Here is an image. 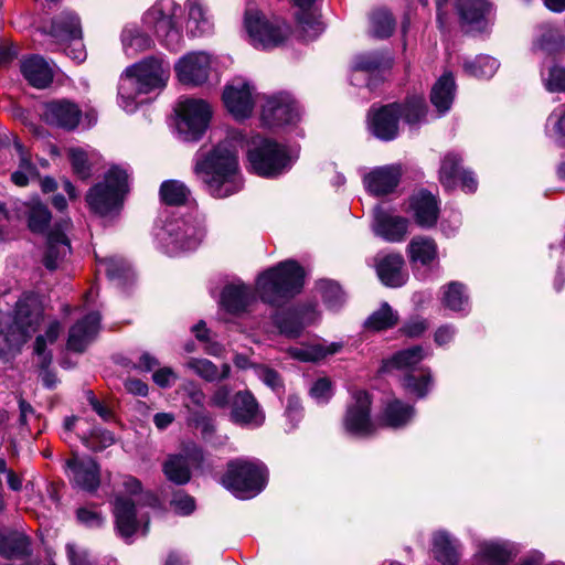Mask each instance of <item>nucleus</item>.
Listing matches in <instances>:
<instances>
[{"mask_svg": "<svg viewBox=\"0 0 565 565\" xmlns=\"http://www.w3.org/2000/svg\"><path fill=\"white\" fill-rule=\"evenodd\" d=\"M390 65V58H385L382 54L373 52L356 56L353 68L362 72H374L382 66L388 67Z\"/></svg>", "mask_w": 565, "mask_h": 565, "instance_id": "58", "label": "nucleus"}, {"mask_svg": "<svg viewBox=\"0 0 565 565\" xmlns=\"http://www.w3.org/2000/svg\"><path fill=\"white\" fill-rule=\"evenodd\" d=\"M498 68L499 62L489 55H478L463 62L466 74L478 78H489L494 75Z\"/></svg>", "mask_w": 565, "mask_h": 565, "instance_id": "46", "label": "nucleus"}, {"mask_svg": "<svg viewBox=\"0 0 565 565\" xmlns=\"http://www.w3.org/2000/svg\"><path fill=\"white\" fill-rule=\"evenodd\" d=\"M414 414L415 409L413 406L394 399L386 405L382 422L385 426L399 428L405 426L413 418Z\"/></svg>", "mask_w": 565, "mask_h": 565, "instance_id": "42", "label": "nucleus"}, {"mask_svg": "<svg viewBox=\"0 0 565 565\" xmlns=\"http://www.w3.org/2000/svg\"><path fill=\"white\" fill-rule=\"evenodd\" d=\"M194 172L214 198H227L243 188L237 149L230 140L196 154Z\"/></svg>", "mask_w": 565, "mask_h": 565, "instance_id": "1", "label": "nucleus"}, {"mask_svg": "<svg viewBox=\"0 0 565 565\" xmlns=\"http://www.w3.org/2000/svg\"><path fill=\"white\" fill-rule=\"evenodd\" d=\"M398 113L401 109L396 104L372 109L369 114V128L371 132L381 140H393L398 134Z\"/></svg>", "mask_w": 565, "mask_h": 565, "instance_id": "20", "label": "nucleus"}, {"mask_svg": "<svg viewBox=\"0 0 565 565\" xmlns=\"http://www.w3.org/2000/svg\"><path fill=\"white\" fill-rule=\"evenodd\" d=\"M23 77L35 88H45L53 81V71L49 63L39 55H31L21 61Z\"/></svg>", "mask_w": 565, "mask_h": 565, "instance_id": "28", "label": "nucleus"}, {"mask_svg": "<svg viewBox=\"0 0 565 565\" xmlns=\"http://www.w3.org/2000/svg\"><path fill=\"white\" fill-rule=\"evenodd\" d=\"M455 79L451 74H444L433 86L430 100L436 109L444 114L449 110L455 97Z\"/></svg>", "mask_w": 565, "mask_h": 565, "instance_id": "38", "label": "nucleus"}, {"mask_svg": "<svg viewBox=\"0 0 565 565\" xmlns=\"http://www.w3.org/2000/svg\"><path fill=\"white\" fill-rule=\"evenodd\" d=\"M68 158L72 163L74 173L81 179L90 177V163L88 153L81 148H71L68 150Z\"/></svg>", "mask_w": 565, "mask_h": 565, "instance_id": "59", "label": "nucleus"}, {"mask_svg": "<svg viewBox=\"0 0 565 565\" xmlns=\"http://www.w3.org/2000/svg\"><path fill=\"white\" fill-rule=\"evenodd\" d=\"M409 263L414 266H430L438 259V247L436 242L423 235L414 236L406 248Z\"/></svg>", "mask_w": 565, "mask_h": 565, "instance_id": "31", "label": "nucleus"}, {"mask_svg": "<svg viewBox=\"0 0 565 565\" xmlns=\"http://www.w3.org/2000/svg\"><path fill=\"white\" fill-rule=\"evenodd\" d=\"M70 252V242L63 230L52 231L47 236L46 249L43 256L44 266L49 270L58 268Z\"/></svg>", "mask_w": 565, "mask_h": 565, "instance_id": "32", "label": "nucleus"}, {"mask_svg": "<svg viewBox=\"0 0 565 565\" xmlns=\"http://www.w3.org/2000/svg\"><path fill=\"white\" fill-rule=\"evenodd\" d=\"M253 301L254 295L252 289L243 282L225 286L221 296L222 307L231 313L245 311Z\"/></svg>", "mask_w": 565, "mask_h": 565, "instance_id": "29", "label": "nucleus"}, {"mask_svg": "<svg viewBox=\"0 0 565 565\" xmlns=\"http://www.w3.org/2000/svg\"><path fill=\"white\" fill-rule=\"evenodd\" d=\"M545 88L551 93L565 92V67L553 66L547 76H543Z\"/></svg>", "mask_w": 565, "mask_h": 565, "instance_id": "60", "label": "nucleus"}, {"mask_svg": "<svg viewBox=\"0 0 565 565\" xmlns=\"http://www.w3.org/2000/svg\"><path fill=\"white\" fill-rule=\"evenodd\" d=\"M51 221L49 209L42 203H33L29 209L28 224L34 233H42L46 230Z\"/></svg>", "mask_w": 565, "mask_h": 565, "instance_id": "56", "label": "nucleus"}, {"mask_svg": "<svg viewBox=\"0 0 565 565\" xmlns=\"http://www.w3.org/2000/svg\"><path fill=\"white\" fill-rule=\"evenodd\" d=\"M397 313L388 303L384 302L381 308L374 311L365 321V327L373 331H382L393 328L397 323Z\"/></svg>", "mask_w": 565, "mask_h": 565, "instance_id": "52", "label": "nucleus"}, {"mask_svg": "<svg viewBox=\"0 0 565 565\" xmlns=\"http://www.w3.org/2000/svg\"><path fill=\"white\" fill-rule=\"evenodd\" d=\"M223 486L239 499L258 494L266 483V468L259 461L235 459L228 462Z\"/></svg>", "mask_w": 565, "mask_h": 565, "instance_id": "6", "label": "nucleus"}, {"mask_svg": "<svg viewBox=\"0 0 565 565\" xmlns=\"http://www.w3.org/2000/svg\"><path fill=\"white\" fill-rule=\"evenodd\" d=\"M534 49L546 54L565 51V36L557 29L546 26L535 41Z\"/></svg>", "mask_w": 565, "mask_h": 565, "instance_id": "50", "label": "nucleus"}, {"mask_svg": "<svg viewBox=\"0 0 565 565\" xmlns=\"http://www.w3.org/2000/svg\"><path fill=\"white\" fill-rule=\"evenodd\" d=\"M158 237L168 254L177 255L195 249L203 238V231L183 220H174L164 225Z\"/></svg>", "mask_w": 565, "mask_h": 565, "instance_id": "11", "label": "nucleus"}, {"mask_svg": "<svg viewBox=\"0 0 565 565\" xmlns=\"http://www.w3.org/2000/svg\"><path fill=\"white\" fill-rule=\"evenodd\" d=\"M222 98L226 109L233 117L245 119L254 110L256 102L255 87L246 78L235 77L225 85Z\"/></svg>", "mask_w": 565, "mask_h": 565, "instance_id": "13", "label": "nucleus"}, {"mask_svg": "<svg viewBox=\"0 0 565 565\" xmlns=\"http://www.w3.org/2000/svg\"><path fill=\"white\" fill-rule=\"evenodd\" d=\"M458 543L446 532H437L434 535L433 553L443 565H457L459 561Z\"/></svg>", "mask_w": 565, "mask_h": 565, "instance_id": "39", "label": "nucleus"}, {"mask_svg": "<svg viewBox=\"0 0 565 565\" xmlns=\"http://www.w3.org/2000/svg\"><path fill=\"white\" fill-rule=\"evenodd\" d=\"M190 195L186 185L177 180L164 181L160 186V196L168 205L184 204Z\"/></svg>", "mask_w": 565, "mask_h": 565, "instance_id": "51", "label": "nucleus"}, {"mask_svg": "<svg viewBox=\"0 0 565 565\" xmlns=\"http://www.w3.org/2000/svg\"><path fill=\"white\" fill-rule=\"evenodd\" d=\"M244 28L250 43L256 49H270L281 44L289 34L285 23L270 22L256 8L249 7L245 11Z\"/></svg>", "mask_w": 565, "mask_h": 565, "instance_id": "9", "label": "nucleus"}, {"mask_svg": "<svg viewBox=\"0 0 565 565\" xmlns=\"http://www.w3.org/2000/svg\"><path fill=\"white\" fill-rule=\"evenodd\" d=\"M179 120L177 131L183 141H196L205 132L212 108L203 99L186 98L178 104Z\"/></svg>", "mask_w": 565, "mask_h": 565, "instance_id": "10", "label": "nucleus"}, {"mask_svg": "<svg viewBox=\"0 0 565 565\" xmlns=\"http://www.w3.org/2000/svg\"><path fill=\"white\" fill-rule=\"evenodd\" d=\"M316 311L311 309H294L279 312L274 317V323L279 332L287 338H298L306 326L316 320Z\"/></svg>", "mask_w": 565, "mask_h": 565, "instance_id": "24", "label": "nucleus"}, {"mask_svg": "<svg viewBox=\"0 0 565 565\" xmlns=\"http://www.w3.org/2000/svg\"><path fill=\"white\" fill-rule=\"evenodd\" d=\"M407 212L419 227L431 228L439 215L437 198L428 191L420 190L409 198Z\"/></svg>", "mask_w": 565, "mask_h": 565, "instance_id": "19", "label": "nucleus"}, {"mask_svg": "<svg viewBox=\"0 0 565 565\" xmlns=\"http://www.w3.org/2000/svg\"><path fill=\"white\" fill-rule=\"evenodd\" d=\"M443 305L452 310L461 311L468 306V297L465 294L463 285L457 281H452L445 287L443 298Z\"/></svg>", "mask_w": 565, "mask_h": 565, "instance_id": "53", "label": "nucleus"}, {"mask_svg": "<svg viewBox=\"0 0 565 565\" xmlns=\"http://www.w3.org/2000/svg\"><path fill=\"white\" fill-rule=\"evenodd\" d=\"M100 316L92 312L70 328L67 348L74 352H83L97 337Z\"/></svg>", "mask_w": 565, "mask_h": 565, "instance_id": "22", "label": "nucleus"}, {"mask_svg": "<svg viewBox=\"0 0 565 565\" xmlns=\"http://www.w3.org/2000/svg\"><path fill=\"white\" fill-rule=\"evenodd\" d=\"M305 271L295 260H285L262 273L256 280V290L264 302L279 305L300 292Z\"/></svg>", "mask_w": 565, "mask_h": 565, "instance_id": "3", "label": "nucleus"}, {"mask_svg": "<svg viewBox=\"0 0 565 565\" xmlns=\"http://www.w3.org/2000/svg\"><path fill=\"white\" fill-rule=\"evenodd\" d=\"M318 288L324 302L332 309L339 308L344 302V292L341 287L331 280H320Z\"/></svg>", "mask_w": 565, "mask_h": 565, "instance_id": "57", "label": "nucleus"}, {"mask_svg": "<svg viewBox=\"0 0 565 565\" xmlns=\"http://www.w3.org/2000/svg\"><path fill=\"white\" fill-rule=\"evenodd\" d=\"M341 348L342 344L338 342H332L328 345L319 343L301 348H289L288 353L294 359L302 362H316L326 358L327 355L339 352Z\"/></svg>", "mask_w": 565, "mask_h": 565, "instance_id": "43", "label": "nucleus"}, {"mask_svg": "<svg viewBox=\"0 0 565 565\" xmlns=\"http://www.w3.org/2000/svg\"><path fill=\"white\" fill-rule=\"evenodd\" d=\"M409 221L403 216L385 212L381 207L374 210L373 231L387 242L404 241L408 233Z\"/></svg>", "mask_w": 565, "mask_h": 565, "instance_id": "21", "label": "nucleus"}, {"mask_svg": "<svg viewBox=\"0 0 565 565\" xmlns=\"http://www.w3.org/2000/svg\"><path fill=\"white\" fill-rule=\"evenodd\" d=\"M99 266L104 267L108 278L125 285L132 280L134 271L131 266L120 257H108L99 260Z\"/></svg>", "mask_w": 565, "mask_h": 565, "instance_id": "45", "label": "nucleus"}, {"mask_svg": "<svg viewBox=\"0 0 565 565\" xmlns=\"http://www.w3.org/2000/svg\"><path fill=\"white\" fill-rule=\"evenodd\" d=\"M121 43L127 56L134 57L137 54L149 50L152 46V40L139 28L128 25L122 30Z\"/></svg>", "mask_w": 565, "mask_h": 565, "instance_id": "41", "label": "nucleus"}, {"mask_svg": "<svg viewBox=\"0 0 565 565\" xmlns=\"http://www.w3.org/2000/svg\"><path fill=\"white\" fill-rule=\"evenodd\" d=\"M459 162L460 158L452 152L447 153L443 158L439 180L446 189H454L459 184V177L462 173Z\"/></svg>", "mask_w": 565, "mask_h": 565, "instance_id": "48", "label": "nucleus"}, {"mask_svg": "<svg viewBox=\"0 0 565 565\" xmlns=\"http://www.w3.org/2000/svg\"><path fill=\"white\" fill-rule=\"evenodd\" d=\"M456 9L461 23L472 30L473 26H480L490 6L487 0H457Z\"/></svg>", "mask_w": 565, "mask_h": 565, "instance_id": "34", "label": "nucleus"}, {"mask_svg": "<svg viewBox=\"0 0 565 565\" xmlns=\"http://www.w3.org/2000/svg\"><path fill=\"white\" fill-rule=\"evenodd\" d=\"M42 320V310L33 297L20 299L14 309L12 323L7 331L0 330V358L17 353Z\"/></svg>", "mask_w": 565, "mask_h": 565, "instance_id": "4", "label": "nucleus"}, {"mask_svg": "<svg viewBox=\"0 0 565 565\" xmlns=\"http://www.w3.org/2000/svg\"><path fill=\"white\" fill-rule=\"evenodd\" d=\"M81 439L87 448L94 451L103 450L115 443V438L110 431L99 428H93L89 433L83 431Z\"/></svg>", "mask_w": 565, "mask_h": 565, "instance_id": "55", "label": "nucleus"}, {"mask_svg": "<svg viewBox=\"0 0 565 565\" xmlns=\"http://www.w3.org/2000/svg\"><path fill=\"white\" fill-rule=\"evenodd\" d=\"M171 505L178 512L182 515H188L192 513L195 509V502L194 499L183 492H178L174 494Z\"/></svg>", "mask_w": 565, "mask_h": 565, "instance_id": "64", "label": "nucleus"}, {"mask_svg": "<svg viewBox=\"0 0 565 565\" xmlns=\"http://www.w3.org/2000/svg\"><path fill=\"white\" fill-rule=\"evenodd\" d=\"M66 550L71 565H96L86 550L74 544H67Z\"/></svg>", "mask_w": 565, "mask_h": 565, "instance_id": "63", "label": "nucleus"}, {"mask_svg": "<svg viewBox=\"0 0 565 565\" xmlns=\"http://www.w3.org/2000/svg\"><path fill=\"white\" fill-rule=\"evenodd\" d=\"M299 116L297 104L287 95L268 97L262 109V120L268 127L295 124Z\"/></svg>", "mask_w": 565, "mask_h": 565, "instance_id": "16", "label": "nucleus"}, {"mask_svg": "<svg viewBox=\"0 0 565 565\" xmlns=\"http://www.w3.org/2000/svg\"><path fill=\"white\" fill-rule=\"evenodd\" d=\"M61 330V323L54 320L50 322L44 334H40L35 339L34 353L38 355L42 369H46L52 362V354L46 351V345L57 340Z\"/></svg>", "mask_w": 565, "mask_h": 565, "instance_id": "44", "label": "nucleus"}, {"mask_svg": "<svg viewBox=\"0 0 565 565\" xmlns=\"http://www.w3.org/2000/svg\"><path fill=\"white\" fill-rule=\"evenodd\" d=\"M211 55L205 52H191L183 55L174 66L180 83L190 86L204 84L211 71Z\"/></svg>", "mask_w": 565, "mask_h": 565, "instance_id": "15", "label": "nucleus"}, {"mask_svg": "<svg viewBox=\"0 0 565 565\" xmlns=\"http://www.w3.org/2000/svg\"><path fill=\"white\" fill-rule=\"evenodd\" d=\"M395 29V20L385 9L375 10L371 15V33L379 39L388 38Z\"/></svg>", "mask_w": 565, "mask_h": 565, "instance_id": "54", "label": "nucleus"}, {"mask_svg": "<svg viewBox=\"0 0 565 565\" xmlns=\"http://www.w3.org/2000/svg\"><path fill=\"white\" fill-rule=\"evenodd\" d=\"M81 109L68 100H56L45 105L44 118L50 125L72 130L77 127Z\"/></svg>", "mask_w": 565, "mask_h": 565, "instance_id": "25", "label": "nucleus"}, {"mask_svg": "<svg viewBox=\"0 0 565 565\" xmlns=\"http://www.w3.org/2000/svg\"><path fill=\"white\" fill-rule=\"evenodd\" d=\"M516 555L509 542L482 541L477 545L475 563L477 565H507Z\"/></svg>", "mask_w": 565, "mask_h": 565, "instance_id": "23", "label": "nucleus"}, {"mask_svg": "<svg viewBox=\"0 0 565 565\" xmlns=\"http://www.w3.org/2000/svg\"><path fill=\"white\" fill-rule=\"evenodd\" d=\"M231 405V419L235 424L248 427H259L263 425L265 415L250 392H237L233 396Z\"/></svg>", "mask_w": 565, "mask_h": 565, "instance_id": "18", "label": "nucleus"}, {"mask_svg": "<svg viewBox=\"0 0 565 565\" xmlns=\"http://www.w3.org/2000/svg\"><path fill=\"white\" fill-rule=\"evenodd\" d=\"M426 355L427 353L422 347L415 345L398 351L391 359L384 361L382 370L385 372L397 370L403 372V374L413 371H420V369H417L416 366Z\"/></svg>", "mask_w": 565, "mask_h": 565, "instance_id": "33", "label": "nucleus"}, {"mask_svg": "<svg viewBox=\"0 0 565 565\" xmlns=\"http://www.w3.org/2000/svg\"><path fill=\"white\" fill-rule=\"evenodd\" d=\"M232 399V390L228 385H220L210 396L209 405L213 408H226Z\"/></svg>", "mask_w": 565, "mask_h": 565, "instance_id": "62", "label": "nucleus"}, {"mask_svg": "<svg viewBox=\"0 0 565 565\" xmlns=\"http://www.w3.org/2000/svg\"><path fill=\"white\" fill-rule=\"evenodd\" d=\"M247 158L250 169L262 177L284 173L290 169L295 159L286 146L260 136L250 139Z\"/></svg>", "mask_w": 565, "mask_h": 565, "instance_id": "5", "label": "nucleus"}, {"mask_svg": "<svg viewBox=\"0 0 565 565\" xmlns=\"http://www.w3.org/2000/svg\"><path fill=\"white\" fill-rule=\"evenodd\" d=\"M28 536L18 531L2 530L0 531V555L11 558L22 556L29 550Z\"/></svg>", "mask_w": 565, "mask_h": 565, "instance_id": "40", "label": "nucleus"}, {"mask_svg": "<svg viewBox=\"0 0 565 565\" xmlns=\"http://www.w3.org/2000/svg\"><path fill=\"white\" fill-rule=\"evenodd\" d=\"M186 29L192 36L209 34L213 30V20L201 0H186Z\"/></svg>", "mask_w": 565, "mask_h": 565, "instance_id": "30", "label": "nucleus"}, {"mask_svg": "<svg viewBox=\"0 0 565 565\" xmlns=\"http://www.w3.org/2000/svg\"><path fill=\"white\" fill-rule=\"evenodd\" d=\"M163 472L168 480L177 484H184L191 478L190 467L186 457L171 456L163 466Z\"/></svg>", "mask_w": 565, "mask_h": 565, "instance_id": "49", "label": "nucleus"}, {"mask_svg": "<svg viewBox=\"0 0 565 565\" xmlns=\"http://www.w3.org/2000/svg\"><path fill=\"white\" fill-rule=\"evenodd\" d=\"M127 190V171L119 167H113L106 173L104 182L88 191L86 202L96 214L107 215L118 209Z\"/></svg>", "mask_w": 565, "mask_h": 565, "instance_id": "7", "label": "nucleus"}, {"mask_svg": "<svg viewBox=\"0 0 565 565\" xmlns=\"http://www.w3.org/2000/svg\"><path fill=\"white\" fill-rule=\"evenodd\" d=\"M76 516L79 523L90 529L100 527L105 523V518L99 512L88 508L78 509Z\"/></svg>", "mask_w": 565, "mask_h": 565, "instance_id": "61", "label": "nucleus"}, {"mask_svg": "<svg viewBox=\"0 0 565 565\" xmlns=\"http://www.w3.org/2000/svg\"><path fill=\"white\" fill-rule=\"evenodd\" d=\"M50 34L58 41L81 40L79 18L73 12H63L52 21Z\"/></svg>", "mask_w": 565, "mask_h": 565, "instance_id": "35", "label": "nucleus"}, {"mask_svg": "<svg viewBox=\"0 0 565 565\" xmlns=\"http://www.w3.org/2000/svg\"><path fill=\"white\" fill-rule=\"evenodd\" d=\"M66 475L73 486L85 491H95L100 483L99 466L90 457L74 456L66 460Z\"/></svg>", "mask_w": 565, "mask_h": 565, "instance_id": "17", "label": "nucleus"}, {"mask_svg": "<svg viewBox=\"0 0 565 565\" xmlns=\"http://www.w3.org/2000/svg\"><path fill=\"white\" fill-rule=\"evenodd\" d=\"M122 486L130 497L126 498L122 494H116L113 511L119 535L124 539H129L137 531L135 508L138 501L132 497H137L141 492V483L136 478L128 476L125 477Z\"/></svg>", "mask_w": 565, "mask_h": 565, "instance_id": "12", "label": "nucleus"}, {"mask_svg": "<svg viewBox=\"0 0 565 565\" xmlns=\"http://www.w3.org/2000/svg\"><path fill=\"white\" fill-rule=\"evenodd\" d=\"M185 366L206 382H220L230 376L231 365L223 363L220 367L207 359L191 358Z\"/></svg>", "mask_w": 565, "mask_h": 565, "instance_id": "36", "label": "nucleus"}, {"mask_svg": "<svg viewBox=\"0 0 565 565\" xmlns=\"http://www.w3.org/2000/svg\"><path fill=\"white\" fill-rule=\"evenodd\" d=\"M396 106L401 109L398 119L403 118L409 127H415L425 119L426 104L422 96H414L404 105L396 104Z\"/></svg>", "mask_w": 565, "mask_h": 565, "instance_id": "47", "label": "nucleus"}, {"mask_svg": "<svg viewBox=\"0 0 565 565\" xmlns=\"http://www.w3.org/2000/svg\"><path fill=\"white\" fill-rule=\"evenodd\" d=\"M399 382L406 394L417 398H423L427 395L431 386L433 379L429 369L420 367V371H413L403 374Z\"/></svg>", "mask_w": 565, "mask_h": 565, "instance_id": "37", "label": "nucleus"}, {"mask_svg": "<svg viewBox=\"0 0 565 565\" xmlns=\"http://www.w3.org/2000/svg\"><path fill=\"white\" fill-rule=\"evenodd\" d=\"M404 264V258L399 254H390L380 258L375 266L379 279L387 287L403 286L407 279Z\"/></svg>", "mask_w": 565, "mask_h": 565, "instance_id": "27", "label": "nucleus"}, {"mask_svg": "<svg viewBox=\"0 0 565 565\" xmlns=\"http://www.w3.org/2000/svg\"><path fill=\"white\" fill-rule=\"evenodd\" d=\"M169 76V65L154 57L145 58L127 67L119 81V106L127 113H134L137 109V97L163 88Z\"/></svg>", "mask_w": 565, "mask_h": 565, "instance_id": "2", "label": "nucleus"}, {"mask_svg": "<svg viewBox=\"0 0 565 565\" xmlns=\"http://www.w3.org/2000/svg\"><path fill=\"white\" fill-rule=\"evenodd\" d=\"M180 10L174 0H157L143 17V22L172 51L178 50L182 42V33L178 24Z\"/></svg>", "mask_w": 565, "mask_h": 565, "instance_id": "8", "label": "nucleus"}, {"mask_svg": "<svg viewBox=\"0 0 565 565\" xmlns=\"http://www.w3.org/2000/svg\"><path fill=\"white\" fill-rule=\"evenodd\" d=\"M370 409V395L366 392H356L343 419L345 430L359 437H367L374 434L377 425L371 419Z\"/></svg>", "mask_w": 565, "mask_h": 565, "instance_id": "14", "label": "nucleus"}, {"mask_svg": "<svg viewBox=\"0 0 565 565\" xmlns=\"http://www.w3.org/2000/svg\"><path fill=\"white\" fill-rule=\"evenodd\" d=\"M401 170L397 166H385L372 170L364 177V185L374 195L392 192L398 184Z\"/></svg>", "mask_w": 565, "mask_h": 565, "instance_id": "26", "label": "nucleus"}]
</instances>
